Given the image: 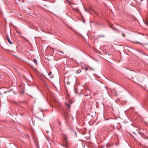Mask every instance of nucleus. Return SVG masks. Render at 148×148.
<instances>
[{"label": "nucleus", "mask_w": 148, "mask_h": 148, "mask_svg": "<svg viewBox=\"0 0 148 148\" xmlns=\"http://www.w3.org/2000/svg\"><path fill=\"white\" fill-rule=\"evenodd\" d=\"M63 144L60 145L63 147H65V148H68V146L69 145L67 141V138L65 136L63 137Z\"/></svg>", "instance_id": "1"}, {"label": "nucleus", "mask_w": 148, "mask_h": 148, "mask_svg": "<svg viewBox=\"0 0 148 148\" xmlns=\"http://www.w3.org/2000/svg\"><path fill=\"white\" fill-rule=\"evenodd\" d=\"M33 62H34V63L36 64H37V60L35 59H33Z\"/></svg>", "instance_id": "5"}, {"label": "nucleus", "mask_w": 148, "mask_h": 148, "mask_svg": "<svg viewBox=\"0 0 148 148\" xmlns=\"http://www.w3.org/2000/svg\"><path fill=\"white\" fill-rule=\"evenodd\" d=\"M51 72H50L48 74L49 76L50 75H51Z\"/></svg>", "instance_id": "9"}, {"label": "nucleus", "mask_w": 148, "mask_h": 148, "mask_svg": "<svg viewBox=\"0 0 148 148\" xmlns=\"http://www.w3.org/2000/svg\"><path fill=\"white\" fill-rule=\"evenodd\" d=\"M69 5H71V3H69Z\"/></svg>", "instance_id": "14"}, {"label": "nucleus", "mask_w": 148, "mask_h": 148, "mask_svg": "<svg viewBox=\"0 0 148 148\" xmlns=\"http://www.w3.org/2000/svg\"><path fill=\"white\" fill-rule=\"evenodd\" d=\"M134 43L137 44H141V43L139 42H134Z\"/></svg>", "instance_id": "8"}, {"label": "nucleus", "mask_w": 148, "mask_h": 148, "mask_svg": "<svg viewBox=\"0 0 148 148\" xmlns=\"http://www.w3.org/2000/svg\"><path fill=\"white\" fill-rule=\"evenodd\" d=\"M90 69H91V70H93V69L92 68H90Z\"/></svg>", "instance_id": "13"}, {"label": "nucleus", "mask_w": 148, "mask_h": 148, "mask_svg": "<svg viewBox=\"0 0 148 148\" xmlns=\"http://www.w3.org/2000/svg\"><path fill=\"white\" fill-rule=\"evenodd\" d=\"M146 24L147 25L148 24V20L147 21Z\"/></svg>", "instance_id": "11"}, {"label": "nucleus", "mask_w": 148, "mask_h": 148, "mask_svg": "<svg viewBox=\"0 0 148 148\" xmlns=\"http://www.w3.org/2000/svg\"><path fill=\"white\" fill-rule=\"evenodd\" d=\"M85 69L86 70H88V68H85Z\"/></svg>", "instance_id": "12"}, {"label": "nucleus", "mask_w": 148, "mask_h": 148, "mask_svg": "<svg viewBox=\"0 0 148 148\" xmlns=\"http://www.w3.org/2000/svg\"><path fill=\"white\" fill-rule=\"evenodd\" d=\"M6 38L8 42L10 44L12 45V44H13V43L11 41V40L8 36H7Z\"/></svg>", "instance_id": "3"}, {"label": "nucleus", "mask_w": 148, "mask_h": 148, "mask_svg": "<svg viewBox=\"0 0 148 148\" xmlns=\"http://www.w3.org/2000/svg\"><path fill=\"white\" fill-rule=\"evenodd\" d=\"M81 71L80 70H77L76 71V73H79Z\"/></svg>", "instance_id": "6"}, {"label": "nucleus", "mask_w": 148, "mask_h": 148, "mask_svg": "<svg viewBox=\"0 0 148 148\" xmlns=\"http://www.w3.org/2000/svg\"><path fill=\"white\" fill-rule=\"evenodd\" d=\"M113 29H115L119 33L120 32V31L117 29H116L115 28H113Z\"/></svg>", "instance_id": "7"}, {"label": "nucleus", "mask_w": 148, "mask_h": 148, "mask_svg": "<svg viewBox=\"0 0 148 148\" xmlns=\"http://www.w3.org/2000/svg\"><path fill=\"white\" fill-rule=\"evenodd\" d=\"M65 105H66V106L69 109H70V107H71V106H70L68 104V103H65Z\"/></svg>", "instance_id": "4"}, {"label": "nucleus", "mask_w": 148, "mask_h": 148, "mask_svg": "<svg viewBox=\"0 0 148 148\" xmlns=\"http://www.w3.org/2000/svg\"><path fill=\"white\" fill-rule=\"evenodd\" d=\"M138 132L142 136L146 133V130L143 129H140Z\"/></svg>", "instance_id": "2"}, {"label": "nucleus", "mask_w": 148, "mask_h": 148, "mask_svg": "<svg viewBox=\"0 0 148 148\" xmlns=\"http://www.w3.org/2000/svg\"><path fill=\"white\" fill-rule=\"evenodd\" d=\"M143 1V0H140V1Z\"/></svg>", "instance_id": "16"}, {"label": "nucleus", "mask_w": 148, "mask_h": 148, "mask_svg": "<svg viewBox=\"0 0 148 148\" xmlns=\"http://www.w3.org/2000/svg\"><path fill=\"white\" fill-rule=\"evenodd\" d=\"M50 77H51V78H53V77H52L51 76H50Z\"/></svg>", "instance_id": "15"}, {"label": "nucleus", "mask_w": 148, "mask_h": 148, "mask_svg": "<svg viewBox=\"0 0 148 148\" xmlns=\"http://www.w3.org/2000/svg\"><path fill=\"white\" fill-rule=\"evenodd\" d=\"M122 35L124 37H125V35L123 33H122Z\"/></svg>", "instance_id": "10"}]
</instances>
